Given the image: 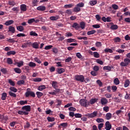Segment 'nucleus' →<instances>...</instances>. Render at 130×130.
I'll return each instance as SVG.
<instances>
[{"label":"nucleus","mask_w":130,"mask_h":130,"mask_svg":"<svg viewBox=\"0 0 130 130\" xmlns=\"http://www.w3.org/2000/svg\"><path fill=\"white\" fill-rule=\"evenodd\" d=\"M37 3H38V0H33L32 2V7L37 6Z\"/></svg>","instance_id":"obj_55"},{"label":"nucleus","mask_w":130,"mask_h":130,"mask_svg":"<svg viewBox=\"0 0 130 130\" xmlns=\"http://www.w3.org/2000/svg\"><path fill=\"white\" fill-rule=\"evenodd\" d=\"M16 54V51H10L7 52V55H15Z\"/></svg>","instance_id":"obj_37"},{"label":"nucleus","mask_w":130,"mask_h":130,"mask_svg":"<svg viewBox=\"0 0 130 130\" xmlns=\"http://www.w3.org/2000/svg\"><path fill=\"white\" fill-rule=\"evenodd\" d=\"M128 86H129V80L128 79H126L124 82V86L125 88H126L128 87Z\"/></svg>","instance_id":"obj_29"},{"label":"nucleus","mask_w":130,"mask_h":130,"mask_svg":"<svg viewBox=\"0 0 130 130\" xmlns=\"http://www.w3.org/2000/svg\"><path fill=\"white\" fill-rule=\"evenodd\" d=\"M15 27L12 26H10L9 27V30H8V32H11V33H14L15 32Z\"/></svg>","instance_id":"obj_24"},{"label":"nucleus","mask_w":130,"mask_h":130,"mask_svg":"<svg viewBox=\"0 0 130 130\" xmlns=\"http://www.w3.org/2000/svg\"><path fill=\"white\" fill-rule=\"evenodd\" d=\"M73 28H75L76 30H79L80 29V25L79 24L77 23L76 22H75L73 25H72Z\"/></svg>","instance_id":"obj_17"},{"label":"nucleus","mask_w":130,"mask_h":130,"mask_svg":"<svg viewBox=\"0 0 130 130\" xmlns=\"http://www.w3.org/2000/svg\"><path fill=\"white\" fill-rule=\"evenodd\" d=\"M2 100H6L7 99V93H3L2 94Z\"/></svg>","instance_id":"obj_41"},{"label":"nucleus","mask_w":130,"mask_h":130,"mask_svg":"<svg viewBox=\"0 0 130 130\" xmlns=\"http://www.w3.org/2000/svg\"><path fill=\"white\" fill-rule=\"evenodd\" d=\"M8 5L11 7H14V6H16V3L14 1H9Z\"/></svg>","instance_id":"obj_39"},{"label":"nucleus","mask_w":130,"mask_h":130,"mask_svg":"<svg viewBox=\"0 0 130 130\" xmlns=\"http://www.w3.org/2000/svg\"><path fill=\"white\" fill-rule=\"evenodd\" d=\"M23 110H25V112H29L31 111V106H24L22 108Z\"/></svg>","instance_id":"obj_7"},{"label":"nucleus","mask_w":130,"mask_h":130,"mask_svg":"<svg viewBox=\"0 0 130 130\" xmlns=\"http://www.w3.org/2000/svg\"><path fill=\"white\" fill-rule=\"evenodd\" d=\"M97 101H98V99H91L89 101V103H90V104H91V105H93V104H95V102H97Z\"/></svg>","instance_id":"obj_28"},{"label":"nucleus","mask_w":130,"mask_h":130,"mask_svg":"<svg viewBox=\"0 0 130 130\" xmlns=\"http://www.w3.org/2000/svg\"><path fill=\"white\" fill-rule=\"evenodd\" d=\"M47 119L48 121H49L50 122H52V121H54L55 120L54 117H48Z\"/></svg>","instance_id":"obj_50"},{"label":"nucleus","mask_w":130,"mask_h":130,"mask_svg":"<svg viewBox=\"0 0 130 130\" xmlns=\"http://www.w3.org/2000/svg\"><path fill=\"white\" fill-rule=\"evenodd\" d=\"M18 113L20 115H28L29 114V113L23 111H18Z\"/></svg>","instance_id":"obj_15"},{"label":"nucleus","mask_w":130,"mask_h":130,"mask_svg":"<svg viewBox=\"0 0 130 130\" xmlns=\"http://www.w3.org/2000/svg\"><path fill=\"white\" fill-rule=\"evenodd\" d=\"M117 17H119V22H120V21H121V20H122V19L123 18L122 15H121V13H120V12H118L117 13Z\"/></svg>","instance_id":"obj_27"},{"label":"nucleus","mask_w":130,"mask_h":130,"mask_svg":"<svg viewBox=\"0 0 130 130\" xmlns=\"http://www.w3.org/2000/svg\"><path fill=\"white\" fill-rule=\"evenodd\" d=\"M52 86L54 89H56V88H57V82L56 81H53L52 83Z\"/></svg>","instance_id":"obj_38"},{"label":"nucleus","mask_w":130,"mask_h":130,"mask_svg":"<svg viewBox=\"0 0 130 130\" xmlns=\"http://www.w3.org/2000/svg\"><path fill=\"white\" fill-rule=\"evenodd\" d=\"M30 45H31V42H27L23 44L21 47L22 48H27L28 46V47H30Z\"/></svg>","instance_id":"obj_10"},{"label":"nucleus","mask_w":130,"mask_h":130,"mask_svg":"<svg viewBox=\"0 0 130 130\" xmlns=\"http://www.w3.org/2000/svg\"><path fill=\"white\" fill-rule=\"evenodd\" d=\"M103 110L105 111V112H108V111H109V107L105 106L103 108Z\"/></svg>","instance_id":"obj_62"},{"label":"nucleus","mask_w":130,"mask_h":130,"mask_svg":"<svg viewBox=\"0 0 130 130\" xmlns=\"http://www.w3.org/2000/svg\"><path fill=\"white\" fill-rule=\"evenodd\" d=\"M77 7H78V8H83L84 7V3H80L78 4H77Z\"/></svg>","instance_id":"obj_64"},{"label":"nucleus","mask_w":130,"mask_h":130,"mask_svg":"<svg viewBox=\"0 0 130 130\" xmlns=\"http://www.w3.org/2000/svg\"><path fill=\"white\" fill-rule=\"evenodd\" d=\"M32 46L33 48H35L36 49H38L39 48V45L38 44V43L35 42L32 44Z\"/></svg>","instance_id":"obj_22"},{"label":"nucleus","mask_w":130,"mask_h":130,"mask_svg":"<svg viewBox=\"0 0 130 130\" xmlns=\"http://www.w3.org/2000/svg\"><path fill=\"white\" fill-rule=\"evenodd\" d=\"M105 96L106 98H108V99H109L110 98H111V97H112V94L110 93H106L105 94Z\"/></svg>","instance_id":"obj_54"},{"label":"nucleus","mask_w":130,"mask_h":130,"mask_svg":"<svg viewBox=\"0 0 130 130\" xmlns=\"http://www.w3.org/2000/svg\"><path fill=\"white\" fill-rule=\"evenodd\" d=\"M112 117V114L111 113H108L106 114V118L107 120H109Z\"/></svg>","instance_id":"obj_19"},{"label":"nucleus","mask_w":130,"mask_h":130,"mask_svg":"<svg viewBox=\"0 0 130 130\" xmlns=\"http://www.w3.org/2000/svg\"><path fill=\"white\" fill-rule=\"evenodd\" d=\"M95 33H96V30H90L87 32V35H92V34H95Z\"/></svg>","instance_id":"obj_43"},{"label":"nucleus","mask_w":130,"mask_h":130,"mask_svg":"<svg viewBox=\"0 0 130 130\" xmlns=\"http://www.w3.org/2000/svg\"><path fill=\"white\" fill-rule=\"evenodd\" d=\"M110 29H111V30H117V29H118V26L116 24H113L111 26Z\"/></svg>","instance_id":"obj_26"},{"label":"nucleus","mask_w":130,"mask_h":130,"mask_svg":"<svg viewBox=\"0 0 130 130\" xmlns=\"http://www.w3.org/2000/svg\"><path fill=\"white\" fill-rule=\"evenodd\" d=\"M60 91V89H56L55 90H54L52 92H49L48 93L50 94V95H56V94H57V93H59Z\"/></svg>","instance_id":"obj_11"},{"label":"nucleus","mask_w":130,"mask_h":130,"mask_svg":"<svg viewBox=\"0 0 130 130\" xmlns=\"http://www.w3.org/2000/svg\"><path fill=\"white\" fill-rule=\"evenodd\" d=\"M35 22V18H31L28 20L27 23L28 24H32V23H34Z\"/></svg>","instance_id":"obj_51"},{"label":"nucleus","mask_w":130,"mask_h":130,"mask_svg":"<svg viewBox=\"0 0 130 130\" xmlns=\"http://www.w3.org/2000/svg\"><path fill=\"white\" fill-rule=\"evenodd\" d=\"M31 90L30 88L27 89V91L25 92V97H29V96H31V97H33L34 98L35 97V93L33 91H30Z\"/></svg>","instance_id":"obj_3"},{"label":"nucleus","mask_w":130,"mask_h":130,"mask_svg":"<svg viewBox=\"0 0 130 130\" xmlns=\"http://www.w3.org/2000/svg\"><path fill=\"white\" fill-rule=\"evenodd\" d=\"M128 64H130V59L129 58H126L124 59L123 62H121L120 63L121 67H127Z\"/></svg>","instance_id":"obj_2"},{"label":"nucleus","mask_w":130,"mask_h":130,"mask_svg":"<svg viewBox=\"0 0 130 130\" xmlns=\"http://www.w3.org/2000/svg\"><path fill=\"white\" fill-rule=\"evenodd\" d=\"M101 103L102 105H106L108 103V100L105 98H101Z\"/></svg>","instance_id":"obj_6"},{"label":"nucleus","mask_w":130,"mask_h":130,"mask_svg":"<svg viewBox=\"0 0 130 130\" xmlns=\"http://www.w3.org/2000/svg\"><path fill=\"white\" fill-rule=\"evenodd\" d=\"M96 62H97V63H99V64H101V65H103V63H104V62H103V61H102L100 59H96Z\"/></svg>","instance_id":"obj_45"},{"label":"nucleus","mask_w":130,"mask_h":130,"mask_svg":"<svg viewBox=\"0 0 130 130\" xmlns=\"http://www.w3.org/2000/svg\"><path fill=\"white\" fill-rule=\"evenodd\" d=\"M9 94L10 96H11V97H14V98L17 97V94H16L15 93H14L12 91H9Z\"/></svg>","instance_id":"obj_52"},{"label":"nucleus","mask_w":130,"mask_h":130,"mask_svg":"<svg viewBox=\"0 0 130 130\" xmlns=\"http://www.w3.org/2000/svg\"><path fill=\"white\" fill-rule=\"evenodd\" d=\"M20 10L23 12H26L27 11V6L25 4H22L20 6Z\"/></svg>","instance_id":"obj_12"},{"label":"nucleus","mask_w":130,"mask_h":130,"mask_svg":"<svg viewBox=\"0 0 130 130\" xmlns=\"http://www.w3.org/2000/svg\"><path fill=\"white\" fill-rule=\"evenodd\" d=\"M79 103L81 106H83L84 107H87L89 105L90 103H87V100L81 99L79 101Z\"/></svg>","instance_id":"obj_5"},{"label":"nucleus","mask_w":130,"mask_h":130,"mask_svg":"<svg viewBox=\"0 0 130 130\" xmlns=\"http://www.w3.org/2000/svg\"><path fill=\"white\" fill-rule=\"evenodd\" d=\"M34 60L38 63H41V60H40L37 57L34 58Z\"/></svg>","instance_id":"obj_58"},{"label":"nucleus","mask_w":130,"mask_h":130,"mask_svg":"<svg viewBox=\"0 0 130 130\" xmlns=\"http://www.w3.org/2000/svg\"><path fill=\"white\" fill-rule=\"evenodd\" d=\"M29 67H30V68H35L36 67V63L31 61L28 63Z\"/></svg>","instance_id":"obj_32"},{"label":"nucleus","mask_w":130,"mask_h":130,"mask_svg":"<svg viewBox=\"0 0 130 130\" xmlns=\"http://www.w3.org/2000/svg\"><path fill=\"white\" fill-rule=\"evenodd\" d=\"M29 35L30 36H38V34L36 33L35 31H31L29 32Z\"/></svg>","instance_id":"obj_42"},{"label":"nucleus","mask_w":130,"mask_h":130,"mask_svg":"<svg viewBox=\"0 0 130 130\" xmlns=\"http://www.w3.org/2000/svg\"><path fill=\"white\" fill-rule=\"evenodd\" d=\"M15 64H17L18 68H21V67L24 66V61H20V62H15Z\"/></svg>","instance_id":"obj_14"},{"label":"nucleus","mask_w":130,"mask_h":130,"mask_svg":"<svg viewBox=\"0 0 130 130\" xmlns=\"http://www.w3.org/2000/svg\"><path fill=\"white\" fill-rule=\"evenodd\" d=\"M96 121L98 123H100L101 122H104V119H103L102 118H96Z\"/></svg>","instance_id":"obj_40"},{"label":"nucleus","mask_w":130,"mask_h":130,"mask_svg":"<svg viewBox=\"0 0 130 130\" xmlns=\"http://www.w3.org/2000/svg\"><path fill=\"white\" fill-rule=\"evenodd\" d=\"M7 63L8 64H13V60L11 59V58H8L7 59Z\"/></svg>","instance_id":"obj_60"},{"label":"nucleus","mask_w":130,"mask_h":130,"mask_svg":"<svg viewBox=\"0 0 130 130\" xmlns=\"http://www.w3.org/2000/svg\"><path fill=\"white\" fill-rule=\"evenodd\" d=\"M75 79L76 81H78V82L83 83L85 77L83 75H76L75 76Z\"/></svg>","instance_id":"obj_4"},{"label":"nucleus","mask_w":130,"mask_h":130,"mask_svg":"<svg viewBox=\"0 0 130 130\" xmlns=\"http://www.w3.org/2000/svg\"><path fill=\"white\" fill-rule=\"evenodd\" d=\"M76 40H75V39H67V42H68V43H71L72 42H76Z\"/></svg>","instance_id":"obj_44"},{"label":"nucleus","mask_w":130,"mask_h":130,"mask_svg":"<svg viewBox=\"0 0 130 130\" xmlns=\"http://www.w3.org/2000/svg\"><path fill=\"white\" fill-rule=\"evenodd\" d=\"M105 52H109L110 53H112L113 51L111 49L106 48L104 50Z\"/></svg>","instance_id":"obj_46"},{"label":"nucleus","mask_w":130,"mask_h":130,"mask_svg":"<svg viewBox=\"0 0 130 130\" xmlns=\"http://www.w3.org/2000/svg\"><path fill=\"white\" fill-rule=\"evenodd\" d=\"M8 82L11 86H15V82L13 81L11 79H9Z\"/></svg>","instance_id":"obj_59"},{"label":"nucleus","mask_w":130,"mask_h":130,"mask_svg":"<svg viewBox=\"0 0 130 130\" xmlns=\"http://www.w3.org/2000/svg\"><path fill=\"white\" fill-rule=\"evenodd\" d=\"M93 56L95 58H99L100 57V54L97 52H93Z\"/></svg>","instance_id":"obj_34"},{"label":"nucleus","mask_w":130,"mask_h":130,"mask_svg":"<svg viewBox=\"0 0 130 130\" xmlns=\"http://www.w3.org/2000/svg\"><path fill=\"white\" fill-rule=\"evenodd\" d=\"M36 95H37L38 98H41V97L43 96V93L40 91H38L36 92Z\"/></svg>","instance_id":"obj_31"},{"label":"nucleus","mask_w":130,"mask_h":130,"mask_svg":"<svg viewBox=\"0 0 130 130\" xmlns=\"http://www.w3.org/2000/svg\"><path fill=\"white\" fill-rule=\"evenodd\" d=\"M106 127L105 129L106 130H110L111 129L112 126L110 124V122L109 121H107L105 123Z\"/></svg>","instance_id":"obj_8"},{"label":"nucleus","mask_w":130,"mask_h":130,"mask_svg":"<svg viewBox=\"0 0 130 130\" xmlns=\"http://www.w3.org/2000/svg\"><path fill=\"white\" fill-rule=\"evenodd\" d=\"M20 105H25V104H27V101H21L18 102Z\"/></svg>","instance_id":"obj_57"},{"label":"nucleus","mask_w":130,"mask_h":130,"mask_svg":"<svg viewBox=\"0 0 130 130\" xmlns=\"http://www.w3.org/2000/svg\"><path fill=\"white\" fill-rule=\"evenodd\" d=\"M13 23L14 21H13V20H10L6 21L5 23V25H6V26H10V25H12V24Z\"/></svg>","instance_id":"obj_21"},{"label":"nucleus","mask_w":130,"mask_h":130,"mask_svg":"<svg viewBox=\"0 0 130 130\" xmlns=\"http://www.w3.org/2000/svg\"><path fill=\"white\" fill-rule=\"evenodd\" d=\"M123 109H124V108L123 107H122L120 108V110H117L115 112L116 114H117L118 116H119V114H121V113H123V111H122Z\"/></svg>","instance_id":"obj_13"},{"label":"nucleus","mask_w":130,"mask_h":130,"mask_svg":"<svg viewBox=\"0 0 130 130\" xmlns=\"http://www.w3.org/2000/svg\"><path fill=\"white\" fill-rule=\"evenodd\" d=\"M119 80L118 79V78H116L114 79V83L115 84V85H119Z\"/></svg>","instance_id":"obj_36"},{"label":"nucleus","mask_w":130,"mask_h":130,"mask_svg":"<svg viewBox=\"0 0 130 130\" xmlns=\"http://www.w3.org/2000/svg\"><path fill=\"white\" fill-rule=\"evenodd\" d=\"M25 84V81L23 80H19L17 82V85H24Z\"/></svg>","instance_id":"obj_48"},{"label":"nucleus","mask_w":130,"mask_h":130,"mask_svg":"<svg viewBox=\"0 0 130 130\" xmlns=\"http://www.w3.org/2000/svg\"><path fill=\"white\" fill-rule=\"evenodd\" d=\"M10 90H11V91H12L13 92H15V93L18 91V89H17L16 88L14 87H10Z\"/></svg>","instance_id":"obj_63"},{"label":"nucleus","mask_w":130,"mask_h":130,"mask_svg":"<svg viewBox=\"0 0 130 130\" xmlns=\"http://www.w3.org/2000/svg\"><path fill=\"white\" fill-rule=\"evenodd\" d=\"M90 6H95L97 4V1H91L89 2Z\"/></svg>","instance_id":"obj_49"},{"label":"nucleus","mask_w":130,"mask_h":130,"mask_svg":"<svg viewBox=\"0 0 130 130\" xmlns=\"http://www.w3.org/2000/svg\"><path fill=\"white\" fill-rule=\"evenodd\" d=\"M59 18V16L58 15H56L55 16H51L50 17V20L51 21H56V20H58Z\"/></svg>","instance_id":"obj_18"},{"label":"nucleus","mask_w":130,"mask_h":130,"mask_svg":"<svg viewBox=\"0 0 130 130\" xmlns=\"http://www.w3.org/2000/svg\"><path fill=\"white\" fill-rule=\"evenodd\" d=\"M80 11H81V8L80 7H78L77 6L73 9V12H74V13H78V12H80Z\"/></svg>","instance_id":"obj_25"},{"label":"nucleus","mask_w":130,"mask_h":130,"mask_svg":"<svg viewBox=\"0 0 130 130\" xmlns=\"http://www.w3.org/2000/svg\"><path fill=\"white\" fill-rule=\"evenodd\" d=\"M68 124L67 122L62 123L59 124V127L60 126H62V127H64V128H66V127H68Z\"/></svg>","instance_id":"obj_30"},{"label":"nucleus","mask_w":130,"mask_h":130,"mask_svg":"<svg viewBox=\"0 0 130 130\" xmlns=\"http://www.w3.org/2000/svg\"><path fill=\"white\" fill-rule=\"evenodd\" d=\"M103 70H105L106 71H111V67H110V66H105L103 68Z\"/></svg>","instance_id":"obj_47"},{"label":"nucleus","mask_w":130,"mask_h":130,"mask_svg":"<svg viewBox=\"0 0 130 130\" xmlns=\"http://www.w3.org/2000/svg\"><path fill=\"white\" fill-rule=\"evenodd\" d=\"M37 10L38 11H40L41 12H43V11L46 10V7L44 6H40L37 8Z\"/></svg>","instance_id":"obj_9"},{"label":"nucleus","mask_w":130,"mask_h":130,"mask_svg":"<svg viewBox=\"0 0 130 130\" xmlns=\"http://www.w3.org/2000/svg\"><path fill=\"white\" fill-rule=\"evenodd\" d=\"M57 72L58 74L60 75V74H62L63 73H64L66 72V70L63 68H58L57 70Z\"/></svg>","instance_id":"obj_16"},{"label":"nucleus","mask_w":130,"mask_h":130,"mask_svg":"<svg viewBox=\"0 0 130 130\" xmlns=\"http://www.w3.org/2000/svg\"><path fill=\"white\" fill-rule=\"evenodd\" d=\"M17 30L20 32H23V31H24V27L22 25L18 26H17Z\"/></svg>","instance_id":"obj_23"},{"label":"nucleus","mask_w":130,"mask_h":130,"mask_svg":"<svg viewBox=\"0 0 130 130\" xmlns=\"http://www.w3.org/2000/svg\"><path fill=\"white\" fill-rule=\"evenodd\" d=\"M98 115V111H95L91 113H88L85 115V116H87L88 118H94Z\"/></svg>","instance_id":"obj_1"},{"label":"nucleus","mask_w":130,"mask_h":130,"mask_svg":"<svg viewBox=\"0 0 130 130\" xmlns=\"http://www.w3.org/2000/svg\"><path fill=\"white\" fill-rule=\"evenodd\" d=\"M80 27L81 29H85V23L84 22H80Z\"/></svg>","instance_id":"obj_53"},{"label":"nucleus","mask_w":130,"mask_h":130,"mask_svg":"<svg viewBox=\"0 0 130 130\" xmlns=\"http://www.w3.org/2000/svg\"><path fill=\"white\" fill-rule=\"evenodd\" d=\"M1 72L3 74H7L8 73V71H7V69L6 68H2L1 69Z\"/></svg>","instance_id":"obj_61"},{"label":"nucleus","mask_w":130,"mask_h":130,"mask_svg":"<svg viewBox=\"0 0 130 130\" xmlns=\"http://www.w3.org/2000/svg\"><path fill=\"white\" fill-rule=\"evenodd\" d=\"M74 7V5L71 4H69V5H66L64 6V8L65 9H70L71 8H73Z\"/></svg>","instance_id":"obj_35"},{"label":"nucleus","mask_w":130,"mask_h":130,"mask_svg":"<svg viewBox=\"0 0 130 130\" xmlns=\"http://www.w3.org/2000/svg\"><path fill=\"white\" fill-rule=\"evenodd\" d=\"M33 81L34 82H41V81H42V79L41 78H34Z\"/></svg>","instance_id":"obj_56"},{"label":"nucleus","mask_w":130,"mask_h":130,"mask_svg":"<svg viewBox=\"0 0 130 130\" xmlns=\"http://www.w3.org/2000/svg\"><path fill=\"white\" fill-rule=\"evenodd\" d=\"M14 71L16 74H21L22 73V70L20 68H15Z\"/></svg>","instance_id":"obj_33"},{"label":"nucleus","mask_w":130,"mask_h":130,"mask_svg":"<svg viewBox=\"0 0 130 130\" xmlns=\"http://www.w3.org/2000/svg\"><path fill=\"white\" fill-rule=\"evenodd\" d=\"M45 89H46V86H45L44 85H40L38 87V90H39V91H43V90Z\"/></svg>","instance_id":"obj_20"}]
</instances>
